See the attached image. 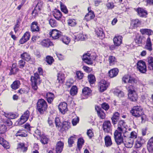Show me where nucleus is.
I'll use <instances>...</instances> for the list:
<instances>
[{"label":"nucleus","instance_id":"obj_1","mask_svg":"<svg viewBox=\"0 0 153 153\" xmlns=\"http://www.w3.org/2000/svg\"><path fill=\"white\" fill-rule=\"evenodd\" d=\"M125 124V122L123 120L119 121L118 123V127L114 133V139L117 143H120L123 141L122 133L124 131L123 128Z\"/></svg>","mask_w":153,"mask_h":153},{"label":"nucleus","instance_id":"obj_2","mask_svg":"<svg viewBox=\"0 0 153 153\" xmlns=\"http://www.w3.org/2000/svg\"><path fill=\"white\" fill-rule=\"evenodd\" d=\"M127 88L128 91V98L131 101L133 102L136 101L138 97L136 92L138 89L137 88L132 86H128Z\"/></svg>","mask_w":153,"mask_h":153},{"label":"nucleus","instance_id":"obj_3","mask_svg":"<svg viewBox=\"0 0 153 153\" xmlns=\"http://www.w3.org/2000/svg\"><path fill=\"white\" fill-rule=\"evenodd\" d=\"M132 115L136 117H141L142 121L144 120V114L142 108L138 106L133 107L130 111Z\"/></svg>","mask_w":153,"mask_h":153},{"label":"nucleus","instance_id":"obj_4","mask_svg":"<svg viewBox=\"0 0 153 153\" xmlns=\"http://www.w3.org/2000/svg\"><path fill=\"white\" fill-rule=\"evenodd\" d=\"M37 109L41 114H43L47 108L46 102L43 99L38 100L37 103Z\"/></svg>","mask_w":153,"mask_h":153},{"label":"nucleus","instance_id":"obj_5","mask_svg":"<svg viewBox=\"0 0 153 153\" xmlns=\"http://www.w3.org/2000/svg\"><path fill=\"white\" fill-rule=\"evenodd\" d=\"M32 88L34 91H36L38 89L37 85L40 83V79L38 73L34 74V76H32L30 78Z\"/></svg>","mask_w":153,"mask_h":153},{"label":"nucleus","instance_id":"obj_6","mask_svg":"<svg viewBox=\"0 0 153 153\" xmlns=\"http://www.w3.org/2000/svg\"><path fill=\"white\" fill-rule=\"evenodd\" d=\"M96 56L95 55H91L89 53L84 54L82 58V59L88 65H91L93 64V61L96 59Z\"/></svg>","mask_w":153,"mask_h":153},{"label":"nucleus","instance_id":"obj_7","mask_svg":"<svg viewBox=\"0 0 153 153\" xmlns=\"http://www.w3.org/2000/svg\"><path fill=\"white\" fill-rule=\"evenodd\" d=\"M49 35L50 37H52V39H60L62 35L61 32L56 29L52 30L49 32Z\"/></svg>","mask_w":153,"mask_h":153},{"label":"nucleus","instance_id":"obj_8","mask_svg":"<svg viewBox=\"0 0 153 153\" xmlns=\"http://www.w3.org/2000/svg\"><path fill=\"white\" fill-rule=\"evenodd\" d=\"M137 68L141 73H145L146 71V66L145 62L142 60L139 61L137 63Z\"/></svg>","mask_w":153,"mask_h":153},{"label":"nucleus","instance_id":"obj_9","mask_svg":"<svg viewBox=\"0 0 153 153\" xmlns=\"http://www.w3.org/2000/svg\"><path fill=\"white\" fill-rule=\"evenodd\" d=\"M109 85V82L104 80H102L98 84L99 91L101 92H103L107 89Z\"/></svg>","mask_w":153,"mask_h":153},{"label":"nucleus","instance_id":"obj_10","mask_svg":"<svg viewBox=\"0 0 153 153\" xmlns=\"http://www.w3.org/2000/svg\"><path fill=\"white\" fill-rule=\"evenodd\" d=\"M103 131L109 133L111 131V125L109 121H105L104 122L102 125Z\"/></svg>","mask_w":153,"mask_h":153},{"label":"nucleus","instance_id":"obj_11","mask_svg":"<svg viewBox=\"0 0 153 153\" xmlns=\"http://www.w3.org/2000/svg\"><path fill=\"white\" fill-rule=\"evenodd\" d=\"M67 104L65 102L61 103L58 106L59 111L62 114H64L68 111Z\"/></svg>","mask_w":153,"mask_h":153},{"label":"nucleus","instance_id":"obj_12","mask_svg":"<svg viewBox=\"0 0 153 153\" xmlns=\"http://www.w3.org/2000/svg\"><path fill=\"white\" fill-rule=\"evenodd\" d=\"M143 143V140L142 138L140 137H138L135 141L134 147L136 149H140L141 148H143L142 146Z\"/></svg>","mask_w":153,"mask_h":153},{"label":"nucleus","instance_id":"obj_13","mask_svg":"<svg viewBox=\"0 0 153 153\" xmlns=\"http://www.w3.org/2000/svg\"><path fill=\"white\" fill-rule=\"evenodd\" d=\"M64 146V143L61 141H59L57 143L56 146V153H61L62 152Z\"/></svg>","mask_w":153,"mask_h":153},{"label":"nucleus","instance_id":"obj_14","mask_svg":"<svg viewBox=\"0 0 153 153\" xmlns=\"http://www.w3.org/2000/svg\"><path fill=\"white\" fill-rule=\"evenodd\" d=\"M29 115V111L27 110L24 113L20 118V120L21 122L23 123L26 122L28 119Z\"/></svg>","mask_w":153,"mask_h":153},{"label":"nucleus","instance_id":"obj_15","mask_svg":"<svg viewBox=\"0 0 153 153\" xmlns=\"http://www.w3.org/2000/svg\"><path fill=\"white\" fill-rule=\"evenodd\" d=\"M122 37L120 36H115L113 39L114 45L116 46H119L122 43Z\"/></svg>","mask_w":153,"mask_h":153},{"label":"nucleus","instance_id":"obj_16","mask_svg":"<svg viewBox=\"0 0 153 153\" xmlns=\"http://www.w3.org/2000/svg\"><path fill=\"white\" fill-rule=\"evenodd\" d=\"M2 114L4 115L6 117L9 119H15L18 116L17 114L12 113H6L3 112Z\"/></svg>","mask_w":153,"mask_h":153},{"label":"nucleus","instance_id":"obj_17","mask_svg":"<svg viewBox=\"0 0 153 153\" xmlns=\"http://www.w3.org/2000/svg\"><path fill=\"white\" fill-rule=\"evenodd\" d=\"M46 97L47 101L49 103H51L55 98L54 94L51 92H48L46 94Z\"/></svg>","mask_w":153,"mask_h":153},{"label":"nucleus","instance_id":"obj_18","mask_svg":"<svg viewBox=\"0 0 153 153\" xmlns=\"http://www.w3.org/2000/svg\"><path fill=\"white\" fill-rule=\"evenodd\" d=\"M40 44L45 47H48L53 45V43L48 39L43 40L41 42Z\"/></svg>","mask_w":153,"mask_h":153},{"label":"nucleus","instance_id":"obj_19","mask_svg":"<svg viewBox=\"0 0 153 153\" xmlns=\"http://www.w3.org/2000/svg\"><path fill=\"white\" fill-rule=\"evenodd\" d=\"M120 117V114L118 112H115L111 118L112 123L114 125L117 124V122L119 120Z\"/></svg>","mask_w":153,"mask_h":153},{"label":"nucleus","instance_id":"obj_20","mask_svg":"<svg viewBox=\"0 0 153 153\" xmlns=\"http://www.w3.org/2000/svg\"><path fill=\"white\" fill-rule=\"evenodd\" d=\"M137 11L138 15L141 17H146L147 14V12L141 8H138L137 10Z\"/></svg>","mask_w":153,"mask_h":153},{"label":"nucleus","instance_id":"obj_21","mask_svg":"<svg viewBox=\"0 0 153 153\" xmlns=\"http://www.w3.org/2000/svg\"><path fill=\"white\" fill-rule=\"evenodd\" d=\"M119 72L117 68H114L110 70L108 72V75L111 78H113L117 75Z\"/></svg>","mask_w":153,"mask_h":153},{"label":"nucleus","instance_id":"obj_22","mask_svg":"<svg viewBox=\"0 0 153 153\" xmlns=\"http://www.w3.org/2000/svg\"><path fill=\"white\" fill-rule=\"evenodd\" d=\"M74 39L75 41L79 40L83 41L86 39V35H83L82 34L79 33L76 36H74Z\"/></svg>","mask_w":153,"mask_h":153},{"label":"nucleus","instance_id":"obj_23","mask_svg":"<svg viewBox=\"0 0 153 153\" xmlns=\"http://www.w3.org/2000/svg\"><path fill=\"white\" fill-rule=\"evenodd\" d=\"M57 77V80L58 81V82L60 83H63L65 78L64 74L62 72L60 71L58 73Z\"/></svg>","mask_w":153,"mask_h":153},{"label":"nucleus","instance_id":"obj_24","mask_svg":"<svg viewBox=\"0 0 153 153\" xmlns=\"http://www.w3.org/2000/svg\"><path fill=\"white\" fill-rule=\"evenodd\" d=\"M147 147L149 152L153 151V137L149 140L147 144Z\"/></svg>","mask_w":153,"mask_h":153},{"label":"nucleus","instance_id":"obj_25","mask_svg":"<svg viewBox=\"0 0 153 153\" xmlns=\"http://www.w3.org/2000/svg\"><path fill=\"white\" fill-rule=\"evenodd\" d=\"M16 137H26L27 136V132L24 130H19L15 134Z\"/></svg>","mask_w":153,"mask_h":153},{"label":"nucleus","instance_id":"obj_26","mask_svg":"<svg viewBox=\"0 0 153 153\" xmlns=\"http://www.w3.org/2000/svg\"><path fill=\"white\" fill-rule=\"evenodd\" d=\"M105 145L107 147L110 146L112 144V142L110 137L106 136L104 138Z\"/></svg>","mask_w":153,"mask_h":153},{"label":"nucleus","instance_id":"obj_27","mask_svg":"<svg viewBox=\"0 0 153 153\" xmlns=\"http://www.w3.org/2000/svg\"><path fill=\"white\" fill-rule=\"evenodd\" d=\"M152 45L150 38L149 37H148L146 40L145 48L149 51H151L152 50Z\"/></svg>","mask_w":153,"mask_h":153},{"label":"nucleus","instance_id":"obj_28","mask_svg":"<svg viewBox=\"0 0 153 153\" xmlns=\"http://www.w3.org/2000/svg\"><path fill=\"white\" fill-rule=\"evenodd\" d=\"M140 31L142 34H146L151 35L153 34V31L151 29H140Z\"/></svg>","mask_w":153,"mask_h":153},{"label":"nucleus","instance_id":"obj_29","mask_svg":"<svg viewBox=\"0 0 153 153\" xmlns=\"http://www.w3.org/2000/svg\"><path fill=\"white\" fill-rule=\"evenodd\" d=\"M94 17V15L93 12L92 10H91L85 15V19L87 21H88L93 19Z\"/></svg>","mask_w":153,"mask_h":153},{"label":"nucleus","instance_id":"obj_30","mask_svg":"<svg viewBox=\"0 0 153 153\" xmlns=\"http://www.w3.org/2000/svg\"><path fill=\"white\" fill-rule=\"evenodd\" d=\"M96 33L97 36L100 38V39H102L104 36L105 35L103 30L101 28H98L96 30Z\"/></svg>","mask_w":153,"mask_h":153},{"label":"nucleus","instance_id":"obj_31","mask_svg":"<svg viewBox=\"0 0 153 153\" xmlns=\"http://www.w3.org/2000/svg\"><path fill=\"white\" fill-rule=\"evenodd\" d=\"M20 84V83L19 80H16L13 83L11 87L12 89L15 90L19 88Z\"/></svg>","mask_w":153,"mask_h":153},{"label":"nucleus","instance_id":"obj_32","mask_svg":"<svg viewBox=\"0 0 153 153\" xmlns=\"http://www.w3.org/2000/svg\"><path fill=\"white\" fill-rule=\"evenodd\" d=\"M31 30L32 32H37L39 30V28L37 26L36 22H33L32 23L31 26Z\"/></svg>","mask_w":153,"mask_h":153},{"label":"nucleus","instance_id":"obj_33","mask_svg":"<svg viewBox=\"0 0 153 153\" xmlns=\"http://www.w3.org/2000/svg\"><path fill=\"white\" fill-rule=\"evenodd\" d=\"M122 138L123 139L122 142H121L120 143H117L118 145H119L122 143H123L125 146L127 148H131L132 147L134 143L131 142H129L128 141H124V139H123L122 136Z\"/></svg>","mask_w":153,"mask_h":153},{"label":"nucleus","instance_id":"obj_34","mask_svg":"<svg viewBox=\"0 0 153 153\" xmlns=\"http://www.w3.org/2000/svg\"><path fill=\"white\" fill-rule=\"evenodd\" d=\"M137 82V80L135 78L131 77H130V79H129V84L128 86H132L136 87V85Z\"/></svg>","mask_w":153,"mask_h":153},{"label":"nucleus","instance_id":"obj_35","mask_svg":"<svg viewBox=\"0 0 153 153\" xmlns=\"http://www.w3.org/2000/svg\"><path fill=\"white\" fill-rule=\"evenodd\" d=\"M113 92L115 95L119 97H123L124 95L123 92L118 89H115L114 91Z\"/></svg>","mask_w":153,"mask_h":153},{"label":"nucleus","instance_id":"obj_36","mask_svg":"<svg viewBox=\"0 0 153 153\" xmlns=\"http://www.w3.org/2000/svg\"><path fill=\"white\" fill-rule=\"evenodd\" d=\"M0 144H1L4 148L7 149L9 147V143L4 140V139L0 137Z\"/></svg>","mask_w":153,"mask_h":153},{"label":"nucleus","instance_id":"obj_37","mask_svg":"<svg viewBox=\"0 0 153 153\" xmlns=\"http://www.w3.org/2000/svg\"><path fill=\"white\" fill-rule=\"evenodd\" d=\"M88 79L90 84H93L96 81L94 76L92 74L88 76Z\"/></svg>","mask_w":153,"mask_h":153},{"label":"nucleus","instance_id":"obj_38","mask_svg":"<svg viewBox=\"0 0 153 153\" xmlns=\"http://www.w3.org/2000/svg\"><path fill=\"white\" fill-rule=\"evenodd\" d=\"M41 6V2H38L37 5L36 6L34 10L32 11V14L33 16L36 15L37 13L36 10L38 9L39 11L40 10V7Z\"/></svg>","mask_w":153,"mask_h":153},{"label":"nucleus","instance_id":"obj_39","mask_svg":"<svg viewBox=\"0 0 153 153\" xmlns=\"http://www.w3.org/2000/svg\"><path fill=\"white\" fill-rule=\"evenodd\" d=\"M148 68L150 70L153 71V58L151 57H149L148 59Z\"/></svg>","mask_w":153,"mask_h":153},{"label":"nucleus","instance_id":"obj_40","mask_svg":"<svg viewBox=\"0 0 153 153\" xmlns=\"http://www.w3.org/2000/svg\"><path fill=\"white\" fill-rule=\"evenodd\" d=\"M60 40H62L63 43L67 45L69 43L70 41V39L68 37L66 36H63V35Z\"/></svg>","mask_w":153,"mask_h":153},{"label":"nucleus","instance_id":"obj_41","mask_svg":"<svg viewBox=\"0 0 153 153\" xmlns=\"http://www.w3.org/2000/svg\"><path fill=\"white\" fill-rule=\"evenodd\" d=\"M21 58L23 59L28 61L30 60V57L29 54L26 52H25L21 55Z\"/></svg>","mask_w":153,"mask_h":153},{"label":"nucleus","instance_id":"obj_42","mask_svg":"<svg viewBox=\"0 0 153 153\" xmlns=\"http://www.w3.org/2000/svg\"><path fill=\"white\" fill-rule=\"evenodd\" d=\"M70 123L67 121L63 122L62 126V128L65 130H68L70 127Z\"/></svg>","mask_w":153,"mask_h":153},{"label":"nucleus","instance_id":"obj_43","mask_svg":"<svg viewBox=\"0 0 153 153\" xmlns=\"http://www.w3.org/2000/svg\"><path fill=\"white\" fill-rule=\"evenodd\" d=\"M91 91L90 89L87 87L84 88L82 90V94L85 96L89 95L91 93Z\"/></svg>","mask_w":153,"mask_h":153},{"label":"nucleus","instance_id":"obj_44","mask_svg":"<svg viewBox=\"0 0 153 153\" xmlns=\"http://www.w3.org/2000/svg\"><path fill=\"white\" fill-rule=\"evenodd\" d=\"M18 71L16 68V65L14 64L12 65V68L10 70V72L9 73L10 75L14 74H15Z\"/></svg>","mask_w":153,"mask_h":153},{"label":"nucleus","instance_id":"obj_45","mask_svg":"<svg viewBox=\"0 0 153 153\" xmlns=\"http://www.w3.org/2000/svg\"><path fill=\"white\" fill-rule=\"evenodd\" d=\"M54 18L58 20H59L62 16V13L60 11L56 10L53 14Z\"/></svg>","mask_w":153,"mask_h":153},{"label":"nucleus","instance_id":"obj_46","mask_svg":"<svg viewBox=\"0 0 153 153\" xmlns=\"http://www.w3.org/2000/svg\"><path fill=\"white\" fill-rule=\"evenodd\" d=\"M131 153H146L145 149L144 148H141L140 149H136L133 150Z\"/></svg>","mask_w":153,"mask_h":153},{"label":"nucleus","instance_id":"obj_47","mask_svg":"<svg viewBox=\"0 0 153 153\" xmlns=\"http://www.w3.org/2000/svg\"><path fill=\"white\" fill-rule=\"evenodd\" d=\"M108 61L110 65H114L116 62L115 57L113 56H110L108 59Z\"/></svg>","mask_w":153,"mask_h":153},{"label":"nucleus","instance_id":"obj_48","mask_svg":"<svg viewBox=\"0 0 153 153\" xmlns=\"http://www.w3.org/2000/svg\"><path fill=\"white\" fill-rule=\"evenodd\" d=\"M77 88L76 86L74 85L71 88L70 93L71 95L74 96L77 93Z\"/></svg>","mask_w":153,"mask_h":153},{"label":"nucleus","instance_id":"obj_49","mask_svg":"<svg viewBox=\"0 0 153 153\" xmlns=\"http://www.w3.org/2000/svg\"><path fill=\"white\" fill-rule=\"evenodd\" d=\"M46 59L47 63L50 65H51L54 61L53 57L50 56H47L46 57Z\"/></svg>","mask_w":153,"mask_h":153},{"label":"nucleus","instance_id":"obj_50","mask_svg":"<svg viewBox=\"0 0 153 153\" xmlns=\"http://www.w3.org/2000/svg\"><path fill=\"white\" fill-rule=\"evenodd\" d=\"M98 115L102 119H104L105 117V114L103 111L101 109L97 111Z\"/></svg>","mask_w":153,"mask_h":153},{"label":"nucleus","instance_id":"obj_51","mask_svg":"<svg viewBox=\"0 0 153 153\" xmlns=\"http://www.w3.org/2000/svg\"><path fill=\"white\" fill-rule=\"evenodd\" d=\"M75 135L72 136L68 139V143L70 146H71L74 143V140H75L76 138Z\"/></svg>","mask_w":153,"mask_h":153},{"label":"nucleus","instance_id":"obj_52","mask_svg":"<svg viewBox=\"0 0 153 153\" xmlns=\"http://www.w3.org/2000/svg\"><path fill=\"white\" fill-rule=\"evenodd\" d=\"M7 128L5 125L0 124V134L4 133L6 131Z\"/></svg>","mask_w":153,"mask_h":153},{"label":"nucleus","instance_id":"obj_53","mask_svg":"<svg viewBox=\"0 0 153 153\" xmlns=\"http://www.w3.org/2000/svg\"><path fill=\"white\" fill-rule=\"evenodd\" d=\"M49 23L52 27H55L57 25V22L54 19H50L49 21Z\"/></svg>","mask_w":153,"mask_h":153},{"label":"nucleus","instance_id":"obj_54","mask_svg":"<svg viewBox=\"0 0 153 153\" xmlns=\"http://www.w3.org/2000/svg\"><path fill=\"white\" fill-rule=\"evenodd\" d=\"M84 143V140L81 138L78 139L77 142V145L78 148L79 149L81 148Z\"/></svg>","mask_w":153,"mask_h":153},{"label":"nucleus","instance_id":"obj_55","mask_svg":"<svg viewBox=\"0 0 153 153\" xmlns=\"http://www.w3.org/2000/svg\"><path fill=\"white\" fill-rule=\"evenodd\" d=\"M68 23L69 25L74 26L76 24V21L74 19H69L68 20Z\"/></svg>","mask_w":153,"mask_h":153},{"label":"nucleus","instance_id":"obj_56","mask_svg":"<svg viewBox=\"0 0 153 153\" xmlns=\"http://www.w3.org/2000/svg\"><path fill=\"white\" fill-rule=\"evenodd\" d=\"M48 140V139L46 136H43L41 139L40 141L42 144H47Z\"/></svg>","mask_w":153,"mask_h":153},{"label":"nucleus","instance_id":"obj_57","mask_svg":"<svg viewBox=\"0 0 153 153\" xmlns=\"http://www.w3.org/2000/svg\"><path fill=\"white\" fill-rule=\"evenodd\" d=\"M18 148L21 149L23 152H25L27 150V147H25L24 144L23 143H20L18 144Z\"/></svg>","mask_w":153,"mask_h":153},{"label":"nucleus","instance_id":"obj_58","mask_svg":"<svg viewBox=\"0 0 153 153\" xmlns=\"http://www.w3.org/2000/svg\"><path fill=\"white\" fill-rule=\"evenodd\" d=\"M142 40V38L140 36H136L134 40L135 43L137 44H140L141 43Z\"/></svg>","mask_w":153,"mask_h":153},{"label":"nucleus","instance_id":"obj_59","mask_svg":"<svg viewBox=\"0 0 153 153\" xmlns=\"http://www.w3.org/2000/svg\"><path fill=\"white\" fill-rule=\"evenodd\" d=\"M60 7L61 10L62 12L65 14L68 13V11L65 6L62 3H61L60 4Z\"/></svg>","mask_w":153,"mask_h":153},{"label":"nucleus","instance_id":"obj_60","mask_svg":"<svg viewBox=\"0 0 153 153\" xmlns=\"http://www.w3.org/2000/svg\"><path fill=\"white\" fill-rule=\"evenodd\" d=\"M137 137V134L134 131L131 132V133H130L129 136V137L133 139L134 140Z\"/></svg>","mask_w":153,"mask_h":153},{"label":"nucleus","instance_id":"obj_61","mask_svg":"<svg viewBox=\"0 0 153 153\" xmlns=\"http://www.w3.org/2000/svg\"><path fill=\"white\" fill-rule=\"evenodd\" d=\"M3 122L5 125L8 126H10L12 124V122L9 119L4 120Z\"/></svg>","mask_w":153,"mask_h":153},{"label":"nucleus","instance_id":"obj_62","mask_svg":"<svg viewBox=\"0 0 153 153\" xmlns=\"http://www.w3.org/2000/svg\"><path fill=\"white\" fill-rule=\"evenodd\" d=\"M130 77H131V76L128 75L125 76L123 78V81L125 83H128Z\"/></svg>","mask_w":153,"mask_h":153},{"label":"nucleus","instance_id":"obj_63","mask_svg":"<svg viewBox=\"0 0 153 153\" xmlns=\"http://www.w3.org/2000/svg\"><path fill=\"white\" fill-rule=\"evenodd\" d=\"M79 118L78 117L76 116L75 117L73 118L72 120V123L73 126H75L78 123Z\"/></svg>","mask_w":153,"mask_h":153},{"label":"nucleus","instance_id":"obj_64","mask_svg":"<svg viewBox=\"0 0 153 153\" xmlns=\"http://www.w3.org/2000/svg\"><path fill=\"white\" fill-rule=\"evenodd\" d=\"M77 77L79 79H81L83 76V73H82L81 71H77L76 73Z\"/></svg>","mask_w":153,"mask_h":153}]
</instances>
